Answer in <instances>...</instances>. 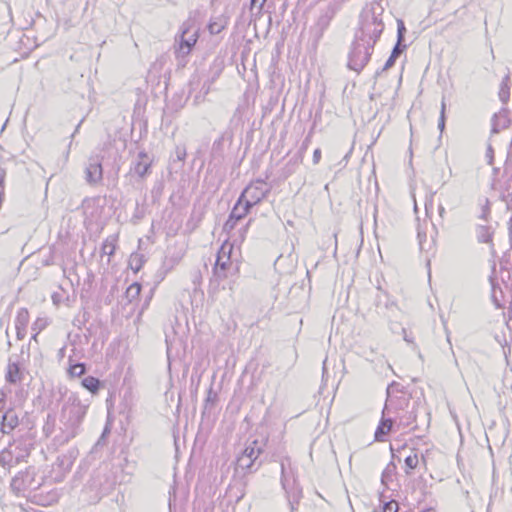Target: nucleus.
<instances>
[{
	"label": "nucleus",
	"mask_w": 512,
	"mask_h": 512,
	"mask_svg": "<svg viewBox=\"0 0 512 512\" xmlns=\"http://www.w3.org/2000/svg\"><path fill=\"white\" fill-rule=\"evenodd\" d=\"M383 1L384 0H373L363 9L360 14V27L355 33L356 39H360L364 42L371 41L374 45L376 44L384 30L382 20V14L384 12Z\"/></svg>",
	"instance_id": "f257e3e1"
},
{
	"label": "nucleus",
	"mask_w": 512,
	"mask_h": 512,
	"mask_svg": "<svg viewBox=\"0 0 512 512\" xmlns=\"http://www.w3.org/2000/svg\"><path fill=\"white\" fill-rule=\"evenodd\" d=\"M87 409L88 405L82 403L77 394L71 393L66 398L60 415L61 430L65 441L76 437Z\"/></svg>",
	"instance_id": "f03ea898"
},
{
	"label": "nucleus",
	"mask_w": 512,
	"mask_h": 512,
	"mask_svg": "<svg viewBox=\"0 0 512 512\" xmlns=\"http://www.w3.org/2000/svg\"><path fill=\"white\" fill-rule=\"evenodd\" d=\"M199 38V29L192 20L183 22L179 33L175 36L174 55L179 66H185L187 57L193 50Z\"/></svg>",
	"instance_id": "7ed1b4c3"
},
{
	"label": "nucleus",
	"mask_w": 512,
	"mask_h": 512,
	"mask_svg": "<svg viewBox=\"0 0 512 512\" xmlns=\"http://www.w3.org/2000/svg\"><path fill=\"white\" fill-rule=\"evenodd\" d=\"M29 454L30 443L22 438L14 439L0 451V468L7 475L13 467L24 461Z\"/></svg>",
	"instance_id": "20e7f679"
},
{
	"label": "nucleus",
	"mask_w": 512,
	"mask_h": 512,
	"mask_svg": "<svg viewBox=\"0 0 512 512\" xmlns=\"http://www.w3.org/2000/svg\"><path fill=\"white\" fill-rule=\"evenodd\" d=\"M374 46L371 41L364 42L355 37L348 55V68L360 73L369 62Z\"/></svg>",
	"instance_id": "39448f33"
},
{
	"label": "nucleus",
	"mask_w": 512,
	"mask_h": 512,
	"mask_svg": "<svg viewBox=\"0 0 512 512\" xmlns=\"http://www.w3.org/2000/svg\"><path fill=\"white\" fill-rule=\"evenodd\" d=\"M233 247L222 245L218 254L217 259L213 268L214 276L218 278V280H223L227 278L229 275L238 272V266L233 267L231 262L230 254L232 252Z\"/></svg>",
	"instance_id": "423d86ee"
},
{
	"label": "nucleus",
	"mask_w": 512,
	"mask_h": 512,
	"mask_svg": "<svg viewBox=\"0 0 512 512\" xmlns=\"http://www.w3.org/2000/svg\"><path fill=\"white\" fill-rule=\"evenodd\" d=\"M271 187L262 179L252 181L240 194V201H245L251 207L260 203L270 192Z\"/></svg>",
	"instance_id": "0eeeda50"
},
{
	"label": "nucleus",
	"mask_w": 512,
	"mask_h": 512,
	"mask_svg": "<svg viewBox=\"0 0 512 512\" xmlns=\"http://www.w3.org/2000/svg\"><path fill=\"white\" fill-rule=\"evenodd\" d=\"M38 487L39 484L35 483V472L32 468L17 473L10 483V489L16 496H24L28 490Z\"/></svg>",
	"instance_id": "6e6552de"
},
{
	"label": "nucleus",
	"mask_w": 512,
	"mask_h": 512,
	"mask_svg": "<svg viewBox=\"0 0 512 512\" xmlns=\"http://www.w3.org/2000/svg\"><path fill=\"white\" fill-rule=\"evenodd\" d=\"M102 160H103V158L98 154L91 155L87 160L84 174H85V181L90 186H98V185L102 184V181H103Z\"/></svg>",
	"instance_id": "1a4fd4ad"
},
{
	"label": "nucleus",
	"mask_w": 512,
	"mask_h": 512,
	"mask_svg": "<svg viewBox=\"0 0 512 512\" xmlns=\"http://www.w3.org/2000/svg\"><path fill=\"white\" fill-rule=\"evenodd\" d=\"M274 461H278L280 464V483L283 489H287L290 483L293 485L296 484L297 475L296 469L292 465L291 458L288 455L279 456L278 459H274Z\"/></svg>",
	"instance_id": "9d476101"
},
{
	"label": "nucleus",
	"mask_w": 512,
	"mask_h": 512,
	"mask_svg": "<svg viewBox=\"0 0 512 512\" xmlns=\"http://www.w3.org/2000/svg\"><path fill=\"white\" fill-rule=\"evenodd\" d=\"M102 200L99 197L87 198L82 203L85 222L92 224L100 220L103 212Z\"/></svg>",
	"instance_id": "9b49d317"
},
{
	"label": "nucleus",
	"mask_w": 512,
	"mask_h": 512,
	"mask_svg": "<svg viewBox=\"0 0 512 512\" xmlns=\"http://www.w3.org/2000/svg\"><path fill=\"white\" fill-rule=\"evenodd\" d=\"M390 414V406L386 402L385 406L382 410V417L381 420L376 428L374 437L375 440L378 442H383L386 439V436L390 433L394 420L390 417H386V415Z\"/></svg>",
	"instance_id": "f8f14e48"
},
{
	"label": "nucleus",
	"mask_w": 512,
	"mask_h": 512,
	"mask_svg": "<svg viewBox=\"0 0 512 512\" xmlns=\"http://www.w3.org/2000/svg\"><path fill=\"white\" fill-rule=\"evenodd\" d=\"M267 442V437H261L260 439L257 438L252 441H248L242 454L247 455L249 459L258 464L259 460L261 459L260 457L264 452V448L267 445Z\"/></svg>",
	"instance_id": "ddd939ff"
},
{
	"label": "nucleus",
	"mask_w": 512,
	"mask_h": 512,
	"mask_svg": "<svg viewBox=\"0 0 512 512\" xmlns=\"http://www.w3.org/2000/svg\"><path fill=\"white\" fill-rule=\"evenodd\" d=\"M337 13V5L336 4H328L324 9H322L317 23L316 28L320 35L323 34V32L328 28L330 25L331 20L334 18V16Z\"/></svg>",
	"instance_id": "4468645a"
},
{
	"label": "nucleus",
	"mask_w": 512,
	"mask_h": 512,
	"mask_svg": "<svg viewBox=\"0 0 512 512\" xmlns=\"http://www.w3.org/2000/svg\"><path fill=\"white\" fill-rule=\"evenodd\" d=\"M153 158L146 152H139L137 162L135 163L134 171L140 178H144L151 173V165Z\"/></svg>",
	"instance_id": "2eb2a0df"
},
{
	"label": "nucleus",
	"mask_w": 512,
	"mask_h": 512,
	"mask_svg": "<svg viewBox=\"0 0 512 512\" xmlns=\"http://www.w3.org/2000/svg\"><path fill=\"white\" fill-rule=\"evenodd\" d=\"M494 229L489 225H477L476 237L479 243H486L490 245L491 253H495L493 244Z\"/></svg>",
	"instance_id": "dca6fc26"
},
{
	"label": "nucleus",
	"mask_w": 512,
	"mask_h": 512,
	"mask_svg": "<svg viewBox=\"0 0 512 512\" xmlns=\"http://www.w3.org/2000/svg\"><path fill=\"white\" fill-rule=\"evenodd\" d=\"M1 430L3 433H10L18 425V416L14 410L8 409L1 415Z\"/></svg>",
	"instance_id": "f3484780"
},
{
	"label": "nucleus",
	"mask_w": 512,
	"mask_h": 512,
	"mask_svg": "<svg viewBox=\"0 0 512 512\" xmlns=\"http://www.w3.org/2000/svg\"><path fill=\"white\" fill-rule=\"evenodd\" d=\"M286 493L288 503L290 505L291 512H294L300 499L302 498V488L299 486L298 481L293 485L290 483L287 489H283Z\"/></svg>",
	"instance_id": "a211bd4d"
},
{
	"label": "nucleus",
	"mask_w": 512,
	"mask_h": 512,
	"mask_svg": "<svg viewBox=\"0 0 512 512\" xmlns=\"http://www.w3.org/2000/svg\"><path fill=\"white\" fill-rule=\"evenodd\" d=\"M262 463L263 459H260L258 464H256L253 460L249 459L247 455L244 454L238 456L236 460L237 469H241L245 472L257 471Z\"/></svg>",
	"instance_id": "6ab92c4d"
},
{
	"label": "nucleus",
	"mask_w": 512,
	"mask_h": 512,
	"mask_svg": "<svg viewBox=\"0 0 512 512\" xmlns=\"http://www.w3.org/2000/svg\"><path fill=\"white\" fill-rule=\"evenodd\" d=\"M406 49L405 44L396 43L392 49V52L384 64L383 68L379 71H376L375 77H378L381 72H384L390 69L396 62L397 58L402 54V52Z\"/></svg>",
	"instance_id": "aec40b11"
},
{
	"label": "nucleus",
	"mask_w": 512,
	"mask_h": 512,
	"mask_svg": "<svg viewBox=\"0 0 512 512\" xmlns=\"http://www.w3.org/2000/svg\"><path fill=\"white\" fill-rule=\"evenodd\" d=\"M251 208L252 207L248 203L245 201H240V197H238L234 207L230 212V216L236 221H239L249 213Z\"/></svg>",
	"instance_id": "412c9836"
},
{
	"label": "nucleus",
	"mask_w": 512,
	"mask_h": 512,
	"mask_svg": "<svg viewBox=\"0 0 512 512\" xmlns=\"http://www.w3.org/2000/svg\"><path fill=\"white\" fill-rule=\"evenodd\" d=\"M127 132L124 129H121L115 134L111 142V147L115 149L116 153L121 156V153H124L127 149Z\"/></svg>",
	"instance_id": "4be33fe9"
},
{
	"label": "nucleus",
	"mask_w": 512,
	"mask_h": 512,
	"mask_svg": "<svg viewBox=\"0 0 512 512\" xmlns=\"http://www.w3.org/2000/svg\"><path fill=\"white\" fill-rule=\"evenodd\" d=\"M302 161H303V154H302V152H298L295 155H293L288 160V162L285 164V166L283 168L284 176L288 177V176L292 175L293 173H295V171L297 170L299 165L302 163Z\"/></svg>",
	"instance_id": "5701e85b"
},
{
	"label": "nucleus",
	"mask_w": 512,
	"mask_h": 512,
	"mask_svg": "<svg viewBox=\"0 0 512 512\" xmlns=\"http://www.w3.org/2000/svg\"><path fill=\"white\" fill-rule=\"evenodd\" d=\"M227 24H228V19L225 16L220 15V16L214 17L210 20V22L208 24V30L211 34L217 35L225 29Z\"/></svg>",
	"instance_id": "b1692460"
},
{
	"label": "nucleus",
	"mask_w": 512,
	"mask_h": 512,
	"mask_svg": "<svg viewBox=\"0 0 512 512\" xmlns=\"http://www.w3.org/2000/svg\"><path fill=\"white\" fill-rule=\"evenodd\" d=\"M396 469H397V467H396L395 463L393 461H391L387 464V466L383 470L382 475H381V483L386 488H389V482L393 480V477L396 474Z\"/></svg>",
	"instance_id": "393cba45"
},
{
	"label": "nucleus",
	"mask_w": 512,
	"mask_h": 512,
	"mask_svg": "<svg viewBox=\"0 0 512 512\" xmlns=\"http://www.w3.org/2000/svg\"><path fill=\"white\" fill-rule=\"evenodd\" d=\"M81 385L92 394H97L101 387V382L96 377L87 376L82 379Z\"/></svg>",
	"instance_id": "a878e982"
},
{
	"label": "nucleus",
	"mask_w": 512,
	"mask_h": 512,
	"mask_svg": "<svg viewBox=\"0 0 512 512\" xmlns=\"http://www.w3.org/2000/svg\"><path fill=\"white\" fill-rule=\"evenodd\" d=\"M6 380L10 383H17L21 380V371L16 363H10L6 374Z\"/></svg>",
	"instance_id": "bb28decb"
},
{
	"label": "nucleus",
	"mask_w": 512,
	"mask_h": 512,
	"mask_svg": "<svg viewBox=\"0 0 512 512\" xmlns=\"http://www.w3.org/2000/svg\"><path fill=\"white\" fill-rule=\"evenodd\" d=\"M29 323V312L26 308H20L15 318V327L27 328Z\"/></svg>",
	"instance_id": "cd10ccee"
},
{
	"label": "nucleus",
	"mask_w": 512,
	"mask_h": 512,
	"mask_svg": "<svg viewBox=\"0 0 512 512\" xmlns=\"http://www.w3.org/2000/svg\"><path fill=\"white\" fill-rule=\"evenodd\" d=\"M146 261L145 256L141 253H131L130 254V270L134 272H138L144 262Z\"/></svg>",
	"instance_id": "c85d7f7f"
},
{
	"label": "nucleus",
	"mask_w": 512,
	"mask_h": 512,
	"mask_svg": "<svg viewBox=\"0 0 512 512\" xmlns=\"http://www.w3.org/2000/svg\"><path fill=\"white\" fill-rule=\"evenodd\" d=\"M218 401V393L213 390L212 386L207 391V396L204 402V411L211 410Z\"/></svg>",
	"instance_id": "c756f323"
},
{
	"label": "nucleus",
	"mask_w": 512,
	"mask_h": 512,
	"mask_svg": "<svg viewBox=\"0 0 512 512\" xmlns=\"http://www.w3.org/2000/svg\"><path fill=\"white\" fill-rule=\"evenodd\" d=\"M86 372L85 364L83 363H75L69 365L67 373L70 377H81Z\"/></svg>",
	"instance_id": "7c9ffc66"
},
{
	"label": "nucleus",
	"mask_w": 512,
	"mask_h": 512,
	"mask_svg": "<svg viewBox=\"0 0 512 512\" xmlns=\"http://www.w3.org/2000/svg\"><path fill=\"white\" fill-rule=\"evenodd\" d=\"M418 462V456L416 453H414L413 455H408L404 460L406 467L405 473L407 475L411 474V470H414L417 467Z\"/></svg>",
	"instance_id": "2f4dec72"
},
{
	"label": "nucleus",
	"mask_w": 512,
	"mask_h": 512,
	"mask_svg": "<svg viewBox=\"0 0 512 512\" xmlns=\"http://www.w3.org/2000/svg\"><path fill=\"white\" fill-rule=\"evenodd\" d=\"M508 82H509V76H505V78L502 80L501 82V87H500V91H499V98L500 100L503 102V103H506L509 99V86H508Z\"/></svg>",
	"instance_id": "473e14b6"
},
{
	"label": "nucleus",
	"mask_w": 512,
	"mask_h": 512,
	"mask_svg": "<svg viewBox=\"0 0 512 512\" xmlns=\"http://www.w3.org/2000/svg\"><path fill=\"white\" fill-rule=\"evenodd\" d=\"M417 238L419 241V247L421 251H428L432 247L433 240L427 241V235L425 232L418 230Z\"/></svg>",
	"instance_id": "72a5a7b5"
},
{
	"label": "nucleus",
	"mask_w": 512,
	"mask_h": 512,
	"mask_svg": "<svg viewBox=\"0 0 512 512\" xmlns=\"http://www.w3.org/2000/svg\"><path fill=\"white\" fill-rule=\"evenodd\" d=\"M416 419V413L414 410L406 412L405 415L399 417V425L403 427H409Z\"/></svg>",
	"instance_id": "f704fd0d"
},
{
	"label": "nucleus",
	"mask_w": 512,
	"mask_h": 512,
	"mask_svg": "<svg viewBox=\"0 0 512 512\" xmlns=\"http://www.w3.org/2000/svg\"><path fill=\"white\" fill-rule=\"evenodd\" d=\"M406 27L401 19H397V42L403 44L405 40Z\"/></svg>",
	"instance_id": "c9c22d12"
},
{
	"label": "nucleus",
	"mask_w": 512,
	"mask_h": 512,
	"mask_svg": "<svg viewBox=\"0 0 512 512\" xmlns=\"http://www.w3.org/2000/svg\"><path fill=\"white\" fill-rule=\"evenodd\" d=\"M49 324V321L47 318H37L35 322L32 325V330L37 331V333H40L42 330H44Z\"/></svg>",
	"instance_id": "e433bc0d"
},
{
	"label": "nucleus",
	"mask_w": 512,
	"mask_h": 512,
	"mask_svg": "<svg viewBox=\"0 0 512 512\" xmlns=\"http://www.w3.org/2000/svg\"><path fill=\"white\" fill-rule=\"evenodd\" d=\"M55 418L52 415L47 416V422L43 427V432L46 436H50L53 432Z\"/></svg>",
	"instance_id": "4c0bfd02"
},
{
	"label": "nucleus",
	"mask_w": 512,
	"mask_h": 512,
	"mask_svg": "<svg viewBox=\"0 0 512 512\" xmlns=\"http://www.w3.org/2000/svg\"><path fill=\"white\" fill-rule=\"evenodd\" d=\"M187 152L185 145H177L175 147L176 160L183 162L186 158Z\"/></svg>",
	"instance_id": "58836bf2"
},
{
	"label": "nucleus",
	"mask_w": 512,
	"mask_h": 512,
	"mask_svg": "<svg viewBox=\"0 0 512 512\" xmlns=\"http://www.w3.org/2000/svg\"><path fill=\"white\" fill-rule=\"evenodd\" d=\"M399 505L396 501L391 500L385 502L382 508V512H398Z\"/></svg>",
	"instance_id": "ea45409f"
},
{
	"label": "nucleus",
	"mask_w": 512,
	"mask_h": 512,
	"mask_svg": "<svg viewBox=\"0 0 512 512\" xmlns=\"http://www.w3.org/2000/svg\"><path fill=\"white\" fill-rule=\"evenodd\" d=\"M402 388L403 387L399 383H397L395 381L390 383L388 385V387H387V390H386V392H387V400H386V402L387 403L389 402V398H390V395H391L392 392H394V391L402 392Z\"/></svg>",
	"instance_id": "a19ab883"
},
{
	"label": "nucleus",
	"mask_w": 512,
	"mask_h": 512,
	"mask_svg": "<svg viewBox=\"0 0 512 512\" xmlns=\"http://www.w3.org/2000/svg\"><path fill=\"white\" fill-rule=\"evenodd\" d=\"M438 129L440 130V132H443V130L445 129V102L442 101V104H441V112H440V117H439V121H438Z\"/></svg>",
	"instance_id": "79ce46f5"
},
{
	"label": "nucleus",
	"mask_w": 512,
	"mask_h": 512,
	"mask_svg": "<svg viewBox=\"0 0 512 512\" xmlns=\"http://www.w3.org/2000/svg\"><path fill=\"white\" fill-rule=\"evenodd\" d=\"M490 281H491V286H492V295H491V298H492V301L494 303V305L497 307V308H500L502 305H501V302H500V299L498 298L497 296V293H496V285L492 279V277L490 278Z\"/></svg>",
	"instance_id": "37998d69"
},
{
	"label": "nucleus",
	"mask_w": 512,
	"mask_h": 512,
	"mask_svg": "<svg viewBox=\"0 0 512 512\" xmlns=\"http://www.w3.org/2000/svg\"><path fill=\"white\" fill-rule=\"evenodd\" d=\"M486 158L489 165L493 164L494 161V150L491 145H488L486 150Z\"/></svg>",
	"instance_id": "c03bdc74"
},
{
	"label": "nucleus",
	"mask_w": 512,
	"mask_h": 512,
	"mask_svg": "<svg viewBox=\"0 0 512 512\" xmlns=\"http://www.w3.org/2000/svg\"><path fill=\"white\" fill-rule=\"evenodd\" d=\"M238 221H236L235 219H233L230 215L227 219V221L225 222L224 224V229L225 230H232L234 229V227L236 226Z\"/></svg>",
	"instance_id": "a18cd8bd"
},
{
	"label": "nucleus",
	"mask_w": 512,
	"mask_h": 512,
	"mask_svg": "<svg viewBox=\"0 0 512 512\" xmlns=\"http://www.w3.org/2000/svg\"><path fill=\"white\" fill-rule=\"evenodd\" d=\"M129 289H130V293L132 291H134V295L132 297H135V296H138L140 294L141 285L138 282H134V283L130 284Z\"/></svg>",
	"instance_id": "49530a36"
},
{
	"label": "nucleus",
	"mask_w": 512,
	"mask_h": 512,
	"mask_svg": "<svg viewBox=\"0 0 512 512\" xmlns=\"http://www.w3.org/2000/svg\"><path fill=\"white\" fill-rule=\"evenodd\" d=\"M7 393L0 389V412H3L5 409V401H6Z\"/></svg>",
	"instance_id": "de8ad7c7"
},
{
	"label": "nucleus",
	"mask_w": 512,
	"mask_h": 512,
	"mask_svg": "<svg viewBox=\"0 0 512 512\" xmlns=\"http://www.w3.org/2000/svg\"><path fill=\"white\" fill-rule=\"evenodd\" d=\"M313 164H318L321 160V149L316 148L313 152Z\"/></svg>",
	"instance_id": "09e8293b"
},
{
	"label": "nucleus",
	"mask_w": 512,
	"mask_h": 512,
	"mask_svg": "<svg viewBox=\"0 0 512 512\" xmlns=\"http://www.w3.org/2000/svg\"><path fill=\"white\" fill-rule=\"evenodd\" d=\"M151 297H152V290L149 291V295L146 297L145 302H144V304L142 306V309H141L138 317H140L142 312H143V310L148 307V305L150 303V300H151ZM137 320H139V318H137Z\"/></svg>",
	"instance_id": "8fccbe9b"
},
{
	"label": "nucleus",
	"mask_w": 512,
	"mask_h": 512,
	"mask_svg": "<svg viewBox=\"0 0 512 512\" xmlns=\"http://www.w3.org/2000/svg\"><path fill=\"white\" fill-rule=\"evenodd\" d=\"M17 332V338L22 340L26 335V328L20 329V327H15Z\"/></svg>",
	"instance_id": "3c124183"
},
{
	"label": "nucleus",
	"mask_w": 512,
	"mask_h": 512,
	"mask_svg": "<svg viewBox=\"0 0 512 512\" xmlns=\"http://www.w3.org/2000/svg\"><path fill=\"white\" fill-rule=\"evenodd\" d=\"M141 101L140 99L136 102L135 108H134V116L139 117L141 114Z\"/></svg>",
	"instance_id": "603ef678"
},
{
	"label": "nucleus",
	"mask_w": 512,
	"mask_h": 512,
	"mask_svg": "<svg viewBox=\"0 0 512 512\" xmlns=\"http://www.w3.org/2000/svg\"><path fill=\"white\" fill-rule=\"evenodd\" d=\"M489 213H490L489 207L487 205L484 206L483 209H482V213L480 215V218L486 221Z\"/></svg>",
	"instance_id": "864d4df0"
},
{
	"label": "nucleus",
	"mask_w": 512,
	"mask_h": 512,
	"mask_svg": "<svg viewBox=\"0 0 512 512\" xmlns=\"http://www.w3.org/2000/svg\"><path fill=\"white\" fill-rule=\"evenodd\" d=\"M103 252H104L105 254H109V255H110V254H112V253H113V246H112V245H110V244H104V246H103Z\"/></svg>",
	"instance_id": "5fc2aeb1"
},
{
	"label": "nucleus",
	"mask_w": 512,
	"mask_h": 512,
	"mask_svg": "<svg viewBox=\"0 0 512 512\" xmlns=\"http://www.w3.org/2000/svg\"><path fill=\"white\" fill-rule=\"evenodd\" d=\"M438 214L441 219H444V216L446 214V210L442 204H439L438 206Z\"/></svg>",
	"instance_id": "6e6d98bb"
},
{
	"label": "nucleus",
	"mask_w": 512,
	"mask_h": 512,
	"mask_svg": "<svg viewBox=\"0 0 512 512\" xmlns=\"http://www.w3.org/2000/svg\"><path fill=\"white\" fill-rule=\"evenodd\" d=\"M499 131H500V129H499L497 123L495 122V120H493L491 132L496 134V133H499Z\"/></svg>",
	"instance_id": "4d7b16f0"
},
{
	"label": "nucleus",
	"mask_w": 512,
	"mask_h": 512,
	"mask_svg": "<svg viewBox=\"0 0 512 512\" xmlns=\"http://www.w3.org/2000/svg\"><path fill=\"white\" fill-rule=\"evenodd\" d=\"M403 333H404V340H405L406 342H408V343H413V339H412V337H410V336L407 334V332H406V330H405V329H403Z\"/></svg>",
	"instance_id": "13d9d810"
},
{
	"label": "nucleus",
	"mask_w": 512,
	"mask_h": 512,
	"mask_svg": "<svg viewBox=\"0 0 512 512\" xmlns=\"http://www.w3.org/2000/svg\"><path fill=\"white\" fill-rule=\"evenodd\" d=\"M222 145V138L214 141L213 143V150H215L217 147H220Z\"/></svg>",
	"instance_id": "bf43d9fd"
},
{
	"label": "nucleus",
	"mask_w": 512,
	"mask_h": 512,
	"mask_svg": "<svg viewBox=\"0 0 512 512\" xmlns=\"http://www.w3.org/2000/svg\"><path fill=\"white\" fill-rule=\"evenodd\" d=\"M307 142H308V138H306V139H305V141L303 142L302 147H301V149H300V151H299V152H302V153H303V152H304V150H306V148H307V146H308V143H307Z\"/></svg>",
	"instance_id": "052dcab7"
},
{
	"label": "nucleus",
	"mask_w": 512,
	"mask_h": 512,
	"mask_svg": "<svg viewBox=\"0 0 512 512\" xmlns=\"http://www.w3.org/2000/svg\"><path fill=\"white\" fill-rule=\"evenodd\" d=\"M5 177V172L2 168H0V185L3 183Z\"/></svg>",
	"instance_id": "680f3d73"
},
{
	"label": "nucleus",
	"mask_w": 512,
	"mask_h": 512,
	"mask_svg": "<svg viewBox=\"0 0 512 512\" xmlns=\"http://www.w3.org/2000/svg\"><path fill=\"white\" fill-rule=\"evenodd\" d=\"M109 432H110V430H109V428L106 426V427H105V429H104V431H103V433H102V435H101V438H105V437H106V435H107Z\"/></svg>",
	"instance_id": "e2e57ef3"
},
{
	"label": "nucleus",
	"mask_w": 512,
	"mask_h": 512,
	"mask_svg": "<svg viewBox=\"0 0 512 512\" xmlns=\"http://www.w3.org/2000/svg\"><path fill=\"white\" fill-rule=\"evenodd\" d=\"M39 333H37V331H34V334L32 336V339L37 341V336H38Z\"/></svg>",
	"instance_id": "0e129e2a"
},
{
	"label": "nucleus",
	"mask_w": 512,
	"mask_h": 512,
	"mask_svg": "<svg viewBox=\"0 0 512 512\" xmlns=\"http://www.w3.org/2000/svg\"><path fill=\"white\" fill-rule=\"evenodd\" d=\"M103 440H104V438H101V437H100V438L98 439L97 443H96V446L101 445V443L103 442Z\"/></svg>",
	"instance_id": "69168bd1"
},
{
	"label": "nucleus",
	"mask_w": 512,
	"mask_h": 512,
	"mask_svg": "<svg viewBox=\"0 0 512 512\" xmlns=\"http://www.w3.org/2000/svg\"><path fill=\"white\" fill-rule=\"evenodd\" d=\"M265 2H266V0H262L260 6H262Z\"/></svg>",
	"instance_id": "338daca9"
},
{
	"label": "nucleus",
	"mask_w": 512,
	"mask_h": 512,
	"mask_svg": "<svg viewBox=\"0 0 512 512\" xmlns=\"http://www.w3.org/2000/svg\"><path fill=\"white\" fill-rule=\"evenodd\" d=\"M510 148H511V150H512V138H511V142H510Z\"/></svg>",
	"instance_id": "774afa93"
}]
</instances>
